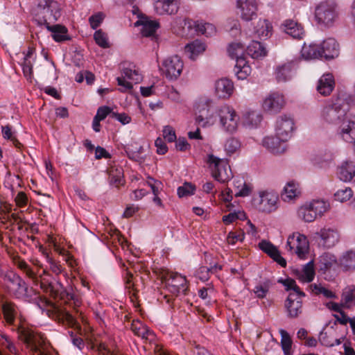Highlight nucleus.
Listing matches in <instances>:
<instances>
[{
    "mask_svg": "<svg viewBox=\"0 0 355 355\" xmlns=\"http://www.w3.org/2000/svg\"><path fill=\"white\" fill-rule=\"evenodd\" d=\"M294 122L292 118L283 115L278 118L276 123V134L281 136L282 140H288L293 130Z\"/></svg>",
    "mask_w": 355,
    "mask_h": 355,
    "instance_id": "obj_17",
    "label": "nucleus"
},
{
    "mask_svg": "<svg viewBox=\"0 0 355 355\" xmlns=\"http://www.w3.org/2000/svg\"><path fill=\"white\" fill-rule=\"evenodd\" d=\"M283 31L294 39H302L305 35L304 27L301 24L293 19H286L282 24Z\"/></svg>",
    "mask_w": 355,
    "mask_h": 355,
    "instance_id": "obj_23",
    "label": "nucleus"
},
{
    "mask_svg": "<svg viewBox=\"0 0 355 355\" xmlns=\"http://www.w3.org/2000/svg\"><path fill=\"white\" fill-rule=\"evenodd\" d=\"M104 18V15L102 12H98L97 14H95L94 15H92L89 18V21L91 27L93 29L97 28L101 23L103 21Z\"/></svg>",
    "mask_w": 355,
    "mask_h": 355,
    "instance_id": "obj_60",
    "label": "nucleus"
},
{
    "mask_svg": "<svg viewBox=\"0 0 355 355\" xmlns=\"http://www.w3.org/2000/svg\"><path fill=\"white\" fill-rule=\"evenodd\" d=\"M123 76L116 78L118 85L124 87L125 90L131 89L132 88V83L127 81L129 80L132 83L137 84L142 79V76L138 69L135 65L129 64L128 67H125L122 72Z\"/></svg>",
    "mask_w": 355,
    "mask_h": 355,
    "instance_id": "obj_16",
    "label": "nucleus"
},
{
    "mask_svg": "<svg viewBox=\"0 0 355 355\" xmlns=\"http://www.w3.org/2000/svg\"><path fill=\"white\" fill-rule=\"evenodd\" d=\"M302 56L306 60L316 59L322 57L320 47L317 44H304L301 50Z\"/></svg>",
    "mask_w": 355,
    "mask_h": 355,
    "instance_id": "obj_38",
    "label": "nucleus"
},
{
    "mask_svg": "<svg viewBox=\"0 0 355 355\" xmlns=\"http://www.w3.org/2000/svg\"><path fill=\"white\" fill-rule=\"evenodd\" d=\"M218 116L224 130L231 133L236 130L239 116L233 108L226 105L221 107L218 111Z\"/></svg>",
    "mask_w": 355,
    "mask_h": 355,
    "instance_id": "obj_12",
    "label": "nucleus"
},
{
    "mask_svg": "<svg viewBox=\"0 0 355 355\" xmlns=\"http://www.w3.org/2000/svg\"><path fill=\"white\" fill-rule=\"evenodd\" d=\"M94 38L96 43L99 46L104 49L108 48L110 46L107 35L101 30L96 31L94 33Z\"/></svg>",
    "mask_w": 355,
    "mask_h": 355,
    "instance_id": "obj_51",
    "label": "nucleus"
},
{
    "mask_svg": "<svg viewBox=\"0 0 355 355\" xmlns=\"http://www.w3.org/2000/svg\"><path fill=\"white\" fill-rule=\"evenodd\" d=\"M131 330L133 333L142 339L152 340L155 338V335L146 325L139 320L133 321L131 324Z\"/></svg>",
    "mask_w": 355,
    "mask_h": 355,
    "instance_id": "obj_34",
    "label": "nucleus"
},
{
    "mask_svg": "<svg viewBox=\"0 0 355 355\" xmlns=\"http://www.w3.org/2000/svg\"><path fill=\"white\" fill-rule=\"evenodd\" d=\"M70 299L72 302H69V306H72L73 310L70 311L58 309L55 313V318L59 322L78 329L80 326L77 322V318H80L83 321L84 320L82 311L78 309L80 306L81 301L73 295H71Z\"/></svg>",
    "mask_w": 355,
    "mask_h": 355,
    "instance_id": "obj_3",
    "label": "nucleus"
},
{
    "mask_svg": "<svg viewBox=\"0 0 355 355\" xmlns=\"http://www.w3.org/2000/svg\"><path fill=\"white\" fill-rule=\"evenodd\" d=\"M163 137L168 142H173L176 139V135L174 129L169 125H166L163 130Z\"/></svg>",
    "mask_w": 355,
    "mask_h": 355,
    "instance_id": "obj_62",
    "label": "nucleus"
},
{
    "mask_svg": "<svg viewBox=\"0 0 355 355\" xmlns=\"http://www.w3.org/2000/svg\"><path fill=\"white\" fill-rule=\"evenodd\" d=\"M285 105L284 96L278 92H273L264 98L262 107L267 112L277 114L284 108Z\"/></svg>",
    "mask_w": 355,
    "mask_h": 355,
    "instance_id": "obj_13",
    "label": "nucleus"
},
{
    "mask_svg": "<svg viewBox=\"0 0 355 355\" xmlns=\"http://www.w3.org/2000/svg\"><path fill=\"white\" fill-rule=\"evenodd\" d=\"M322 115L324 120L327 123L340 125V130H341V126L344 123H347L349 121L353 120L352 119L346 120V110L337 104L329 105L324 107ZM340 132L341 130H340Z\"/></svg>",
    "mask_w": 355,
    "mask_h": 355,
    "instance_id": "obj_10",
    "label": "nucleus"
},
{
    "mask_svg": "<svg viewBox=\"0 0 355 355\" xmlns=\"http://www.w3.org/2000/svg\"><path fill=\"white\" fill-rule=\"evenodd\" d=\"M1 310L6 322L9 324H14L18 313L17 305L12 302L6 301L2 303Z\"/></svg>",
    "mask_w": 355,
    "mask_h": 355,
    "instance_id": "obj_33",
    "label": "nucleus"
},
{
    "mask_svg": "<svg viewBox=\"0 0 355 355\" xmlns=\"http://www.w3.org/2000/svg\"><path fill=\"white\" fill-rule=\"evenodd\" d=\"M301 194L300 184L295 181L288 182L284 188L281 194L282 199L285 202H289L298 198Z\"/></svg>",
    "mask_w": 355,
    "mask_h": 355,
    "instance_id": "obj_31",
    "label": "nucleus"
},
{
    "mask_svg": "<svg viewBox=\"0 0 355 355\" xmlns=\"http://www.w3.org/2000/svg\"><path fill=\"white\" fill-rule=\"evenodd\" d=\"M133 275L127 271L125 277V288L128 290L129 293H132V296L130 297L132 300H133V297L137 298V290L135 288L134 283L132 282Z\"/></svg>",
    "mask_w": 355,
    "mask_h": 355,
    "instance_id": "obj_52",
    "label": "nucleus"
},
{
    "mask_svg": "<svg viewBox=\"0 0 355 355\" xmlns=\"http://www.w3.org/2000/svg\"><path fill=\"white\" fill-rule=\"evenodd\" d=\"M284 306L288 318H297L302 314L303 310L302 298L297 297V294L289 293L285 301Z\"/></svg>",
    "mask_w": 355,
    "mask_h": 355,
    "instance_id": "obj_18",
    "label": "nucleus"
},
{
    "mask_svg": "<svg viewBox=\"0 0 355 355\" xmlns=\"http://www.w3.org/2000/svg\"><path fill=\"white\" fill-rule=\"evenodd\" d=\"M335 87V80L331 73H325L319 79L317 91L322 96L331 94Z\"/></svg>",
    "mask_w": 355,
    "mask_h": 355,
    "instance_id": "obj_26",
    "label": "nucleus"
},
{
    "mask_svg": "<svg viewBox=\"0 0 355 355\" xmlns=\"http://www.w3.org/2000/svg\"><path fill=\"white\" fill-rule=\"evenodd\" d=\"M16 205L19 207H24L28 202L27 195L24 191H19L15 198Z\"/></svg>",
    "mask_w": 355,
    "mask_h": 355,
    "instance_id": "obj_61",
    "label": "nucleus"
},
{
    "mask_svg": "<svg viewBox=\"0 0 355 355\" xmlns=\"http://www.w3.org/2000/svg\"><path fill=\"white\" fill-rule=\"evenodd\" d=\"M183 62L178 55L166 58L162 64V71L166 77L170 80L177 79L181 74Z\"/></svg>",
    "mask_w": 355,
    "mask_h": 355,
    "instance_id": "obj_14",
    "label": "nucleus"
},
{
    "mask_svg": "<svg viewBox=\"0 0 355 355\" xmlns=\"http://www.w3.org/2000/svg\"><path fill=\"white\" fill-rule=\"evenodd\" d=\"M287 140H282L281 136H268L263 139V145L274 154H280L285 151V142Z\"/></svg>",
    "mask_w": 355,
    "mask_h": 355,
    "instance_id": "obj_22",
    "label": "nucleus"
},
{
    "mask_svg": "<svg viewBox=\"0 0 355 355\" xmlns=\"http://www.w3.org/2000/svg\"><path fill=\"white\" fill-rule=\"evenodd\" d=\"M47 261L49 263V269L55 275H58L62 272L63 268L62 266L53 259L47 256Z\"/></svg>",
    "mask_w": 355,
    "mask_h": 355,
    "instance_id": "obj_59",
    "label": "nucleus"
},
{
    "mask_svg": "<svg viewBox=\"0 0 355 355\" xmlns=\"http://www.w3.org/2000/svg\"><path fill=\"white\" fill-rule=\"evenodd\" d=\"M295 67L292 62L278 66L275 69V79L278 83H285L291 80L295 74Z\"/></svg>",
    "mask_w": 355,
    "mask_h": 355,
    "instance_id": "obj_30",
    "label": "nucleus"
},
{
    "mask_svg": "<svg viewBox=\"0 0 355 355\" xmlns=\"http://www.w3.org/2000/svg\"><path fill=\"white\" fill-rule=\"evenodd\" d=\"M287 246L302 259L308 252L309 244L307 238L300 233H294L288 238Z\"/></svg>",
    "mask_w": 355,
    "mask_h": 355,
    "instance_id": "obj_15",
    "label": "nucleus"
},
{
    "mask_svg": "<svg viewBox=\"0 0 355 355\" xmlns=\"http://www.w3.org/2000/svg\"><path fill=\"white\" fill-rule=\"evenodd\" d=\"M7 253L12 259L13 263L20 269L27 277H28L35 285H38L42 278L49 276V273L46 270H43L42 273L37 274L32 268L17 253L13 252L11 249H7Z\"/></svg>",
    "mask_w": 355,
    "mask_h": 355,
    "instance_id": "obj_9",
    "label": "nucleus"
},
{
    "mask_svg": "<svg viewBox=\"0 0 355 355\" xmlns=\"http://www.w3.org/2000/svg\"><path fill=\"white\" fill-rule=\"evenodd\" d=\"M139 19L135 23V26H142L141 34L143 36L149 37L155 34L159 27L158 22L151 21L143 15H138Z\"/></svg>",
    "mask_w": 355,
    "mask_h": 355,
    "instance_id": "obj_27",
    "label": "nucleus"
},
{
    "mask_svg": "<svg viewBox=\"0 0 355 355\" xmlns=\"http://www.w3.org/2000/svg\"><path fill=\"white\" fill-rule=\"evenodd\" d=\"M244 218H245V214L243 211L232 212L223 216V222L226 225H230L237 219L243 220Z\"/></svg>",
    "mask_w": 355,
    "mask_h": 355,
    "instance_id": "obj_53",
    "label": "nucleus"
},
{
    "mask_svg": "<svg viewBox=\"0 0 355 355\" xmlns=\"http://www.w3.org/2000/svg\"><path fill=\"white\" fill-rule=\"evenodd\" d=\"M227 51L232 58L236 60L234 71L240 80L245 79L251 73V67L245 60L244 55L245 48L240 43L231 44Z\"/></svg>",
    "mask_w": 355,
    "mask_h": 355,
    "instance_id": "obj_4",
    "label": "nucleus"
},
{
    "mask_svg": "<svg viewBox=\"0 0 355 355\" xmlns=\"http://www.w3.org/2000/svg\"><path fill=\"white\" fill-rule=\"evenodd\" d=\"M207 163L211 169L212 176L216 180L225 182L232 178V171L226 159H219L213 155H209Z\"/></svg>",
    "mask_w": 355,
    "mask_h": 355,
    "instance_id": "obj_6",
    "label": "nucleus"
},
{
    "mask_svg": "<svg viewBox=\"0 0 355 355\" xmlns=\"http://www.w3.org/2000/svg\"><path fill=\"white\" fill-rule=\"evenodd\" d=\"M205 50V46L200 41L195 40L185 46L184 51L191 60L196 58Z\"/></svg>",
    "mask_w": 355,
    "mask_h": 355,
    "instance_id": "obj_42",
    "label": "nucleus"
},
{
    "mask_svg": "<svg viewBox=\"0 0 355 355\" xmlns=\"http://www.w3.org/2000/svg\"><path fill=\"white\" fill-rule=\"evenodd\" d=\"M184 27L188 29L194 28L196 33L205 35L207 37L211 36L216 33L215 26L209 23H203L202 21H193L190 19H184L183 20Z\"/></svg>",
    "mask_w": 355,
    "mask_h": 355,
    "instance_id": "obj_19",
    "label": "nucleus"
},
{
    "mask_svg": "<svg viewBox=\"0 0 355 355\" xmlns=\"http://www.w3.org/2000/svg\"><path fill=\"white\" fill-rule=\"evenodd\" d=\"M1 132L4 139L10 140L16 148H21L22 144L15 137L13 136V132H12V128L10 125H7L2 126Z\"/></svg>",
    "mask_w": 355,
    "mask_h": 355,
    "instance_id": "obj_48",
    "label": "nucleus"
},
{
    "mask_svg": "<svg viewBox=\"0 0 355 355\" xmlns=\"http://www.w3.org/2000/svg\"><path fill=\"white\" fill-rule=\"evenodd\" d=\"M278 196L274 193L261 191L258 197L253 200L256 208L262 212L271 213L277 208Z\"/></svg>",
    "mask_w": 355,
    "mask_h": 355,
    "instance_id": "obj_11",
    "label": "nucleus"
},
{
    "mask_svg": "<svg viewBox=\"0 0 355 355\" xmlns=\"http://www.w3.org/2000/svg\"><path fill=\"white\" fill-rule=\"evenodd\" d=\"M210 271L206 266L200 267L196 272V276L202 282L207 281L209 278Z\"/></svg>",
    "mask_w": 355,
    "mask_h": 355,
    "instance_id": "obj_63",
    "label": "nucleus"
},
{
    "mask_svg": "<svg viewBox=\"0 0 355 355\" xmlns=\"http://www.w3.org/2000/svg\"><path fill=\"white\" fill-rule=\"evenodd\" d=\"M241 146L240 141L236 138L228 139L225 144V149L229 154L234 153Z\"/></svg>",
    "mask_w": 355,
    "mask_h": 355,
    "instance_id": "obj_56",
    "label": "nucleus"
},
{
    "mask_svg": "<svg viewBox=\"0 0 355 355\" xmlns=\"http://www.w3.org/2000/svg\"><path fill=\"white\" fill-rule=\"evenodd\" d=\"M315 272L313 261L305 264L301 272L297 274V278L302 282H311L315 277Z\"/></svg>",
    "mask_w": 355,
    "mask_h": 355,
    "instance_id": "obj_40",
    "label": "nucleus"
},
{
    "mask_svg": "<svg viewBox=\"0 0 355 355\" xmlns=\"http://www.w3.org/2000/svg\"><path fill=\"white\" fill-rule=\"evenodd\" d=\"M353 196V191L350 187L339 189L334 194L335 200L339 202H345L349 200Z\"/></svg>",
    "mask_w": 355,
    "mask_h": 355,
    "instance_id": "obj_50",
    "label": "nucleus"
},
{
    "mask_svg": "<svg viewBox=\"0 0 355 355\" xmlns=\"http://www.w3.org/2000/svg\"><path fill=\"white\" fill-rule=\"evenodd\" d=\"M237 8L241 17L245 21L252 20L257 15V6L255 0H237Z\"/></svg>",
    "mask_w": 355,
    "mask_h": 355,
    "instance_id": "obj_20",
    "label": "nucleus"
},
{
    "mask_svg": "<svg viewBox=\"0 0 355 355\" xmlns=\"http://www.w3.org/2000/svg\"><path fill=\"white\" fill-rule=\"evenodd\" d=\"M234 91V84L228 78H221L215 83V92L220 98H228Z\"/></svg>",
    "mask_w": 355,
    "mask_h": 355,
    "instance_id": "obj_28",
    "label": "nucleus"
},
{
    "mask_svg": "<svg viewBox=\"0 0 355 355\" xmlns=\"http://www.w3.org/2000/svg\"><path fill=\"white\" fill-rule=\"evenodd\" d=\"M234 186L236 189L235 192V196L236 197H245L249 196L251 193V187L242 180L236 181Z\"/></svg>",
    "mask_w": 355,
    "mask_h": 355,
    "instance_id": "obj_46",
    "label": "nucleus"
},
{
    "mask_svg": "<svg viewBox=\"0 0 355 355\" xmlns=\"http://www.w3.org/2000/svg\"><path fill=\"white\" fill-rule=\"evenodd\" d=\"M340 135L348 143H355V120L344 123L341 126Z\"/></svg>",
    "mask_w": 355,
    "mask_h": 355,
    "instance_id": "obj_37",
    "label": "nucleus"
},
{
    "mask_svg": "<svg viewBox=\"0 0 355 355\" xmlns=\"http://www.w3.org/2000/svg\"><path fill=\"white\" fill-rule=\"evenodd\" d=\"M309 204L311 205L314 212L316 214L317 216H322L328 210L329 207V203L322 200H313Z\"/></svg>",
    "mask_w": 355,
    "mask_h": 355,
    "instance_id": "obj_47",
    "label": "nucleus"
},
{
    "mask_svg": "<svg viewBox=\"0 0 355 355\" xmlns=\"http://www.w3.org/2000/svg\"><path fill=\"white\" fill-rule=\"evenodd\" d=\"M279 333L282 336L281 339V345L282 349L284 352L285 355H291V345H292V340L289 336V334L287 333L286 331L284 329H280Z\"/></svg>",
    "mask_w": 355,
    "mask_h": 355,
    "instance_id": "obj_45",
    "label": "nucleus"
},
{
    "mask_svg": "<svg viewBox=\"0 0 355 355\" xmlns=\"http://www.w3.org/2000/svg\"><path fill=\"white\" fill-rule=\"evenodd\" d=\"M109 179L112 184H116L118 187L123 183V172L120 168L112 167L108 171Z\"/></svg>",
    "mask_w": 355,
    "mask_h": 355,
    "instance_id": "obj_49",
    "label": "nucleus"
},
{
    "mask_svg": "<svg viewBox=\"0 0 355 355\" xmlns=\"http://www.w3.org/2000/svg\"><path fill=\"white\" fill-rule=\"evenodd\" d=\"M272 26L267 19H260L254 26V32L261 40L266 39L271 35Z\"/></svg>",
    "mask_w": 355,
    "mask_h": 355,
    "instance_id": "obj_36",
    "label": "nucleus"
},
{
    "mask_svg": "<svg viewBox=\"0 0 355 355\" xmlns=\"http://www.w3.org/2000/svg\"><path fill=\"white\" fill-rule=\"evenodd\" d=\"M112 112H112L110 107L107 106H102L98 109L95 116L102 121L105 119L108 114H110V116L112 117Z\"/></svg>",
    "mask_w": 355,
    "mask_h": 355,
    "instance_id": "obj_64",
    "label": "nucleus"
},
{
    "mask_svg": "<svg viewBox=\"0 0 355 355\" xmlns=\"http://www.w3.org/2000/svg\"><path fill=\"white\" fill-rule=\"evenodd\" d=\"M7 286L10 294L16 298H21L26 295L27 286L22 278L12 270H3L0 275Z\"/></svg>",
    "mask_w": 355,
    "mask_h": 355,
    "instance_id": "obj_5",
    "label": "nucleus"
},
{
    "mask_svg": "<svg viewBox=\"0 0 355 355\" xmlns=\"http://www.w3.org/2000/svg\"><path fill=\"white\" fill-rule=\"evenodd\" d=\"M162 279L173 295H178L180 293L187 295L188 286L185 277L176 272H166L162 275Z\"/></svg>",
    "mask_w": 355,
    "mask_h": 355,
    "instance_id": "obj_8",
    "label": "nucleus"
},
{
    "mask_svg": "<svg viewBox=\"0 0 355 355\" xmlns=\"http://www.w3.org/2000/svg\"><path fill=\"white\" fill-rule=\"evenodd\" d=\"M270 286V281H266L254 287V291L256 295L259 298H263L268 293Z\"/></svg>",
    "mask_w": 355,
    "mask_h": 355,
    "instance_id": "obj_55",
    "label": "nucleus"
},
{
    "mask_svg": "<svg viewBox=\"0 0 355 355\" xmlns=\"http://www.w3.org/2000/svg\"><path fill=\"white\" fill-rule=\"evenodd\" d=\"M317 234L321 239L322 245L326 248L334 246L340 239L338 230L331 227H324Z\"/></svg>",
    "mask_w": 355,
    "mask_h": 355,
    "instance_id": "obj_21",
    "label": "nucleus"
},
{
    "mask_svg": "<svg viewBox=\"0 0 355 355\" xmlns=\"http://www.w3.org/2000/svg\"><path fill=\"white\" fill-rule=\"evenodd\" d=\"M247 53L252 58L265 57L267 54L266 48L259 42L252 41L246 49Z\"/></svg>",
    "mask_w": 355,
    "mask_h": 355,
    "instance_id": "obj_39",
    "label": "nucleus"
},
{
    "mask_svg": "<svg viewBox=\"0 0 355 355\" xmlns=\"http://www.w3.org/2000/svg\"><path fill=\"white\" fill-rule=\"evenodd\" d=\"M35 20L46 27L55 23L60 16V9L54 0H39L33 10Z\"/></svg>",
    "mask_w": 355,
    "mask_h": 355,
    "instance_id": "obj_1",
    "label": "nucleus"
},
{
    "mask_svg": "<svg viewBox=\"0 0 355 355\" xmlns=\"http://www.w3.org/2000/svg\"><path fill=\"white\" fill-rule=\"evenodd\" d=\"M155 9L159 15H174L178 9V0H157L155 3Z\"/></svg>",
    "mask_w": 355,
    "mask_h": 355,
    "instance_id": "obj_25",
    "label": "nucleus"
},
{
    "mask_svg": "<svg viewBox=\"0 0 355 355\" xmlns=\"http://www.w3.org/2000/svg\"><path fill=\"white\" fill-rule=\"evenodd\" d=\"M244 238L245 235L242 231L230 232L227 235V241L229 244L234 245L238 241L242 242Z\"/></svg>",
    "mask_w": 355,
    "mask_h": 355,
    "instance_id": "obj_58",
    "label": "nucleus"
},
{
    "mask_svg": "<svg viewBox=\"0 0 355 355\" xmlns=\"http://www.w3.org/2000/svg\"><path fill=\"white\" fill-rule=\"evenodd\" d=\"M0 343L2 346L7 348L10 352L15 354H17V349L6 335L0 334Z\"/></svg>",
    "mask_w": 355,
    "mask_h": 355,
    "instance_id": "obj_57",
    "label": "nucleus"
},
{
    "mask_svg": "<svg viewBox=\"0 0 355 355\" xmlns=\"http://www.w3.org/2000/svg\"><path fill=\"white\" fill-rule=\"evenodd\" d=\"M355 305V286L346 288L341 296L342 307L350 309Z\"/></svg>",
    "mask_w": 355,
    "mask_h": 355,
    "instance_id": "obj_41",
    "label": "nucleus"
},
{
    "mask_svg": "<svg viewBox=\"0 0 355 355\" xmlns=\"http://www.w3.org/2000/svg\"><path fill=\"white\" fill-rule=\"evenodd\" d=\"M339 264L344 270L355 269V252L349 251L344 254L339 260Z\"/></svg>",
    "mask_w": 355,
    "mask_h": 355,
    "instance_id": "obj_43",
    "label": "nucleus"
},
{
    "mask_svg": "<svg viewBox=\"0 0 355 355\" xmlns=\"http://www.w3.org/2000/svg\"><path fill=\"white\" fill-rule=\"evenodd\" d=\"M320 47L322 57L333 59L339 54V45L334 38H328L323 41Z\"/></svg>",
    "mask_w": 355,
    "mask_h": 355,
    "instance_id": "obj_29",
    "label": "nucleus"
},
{
    "mask_svg": "<svg viewBox=\"0 0 355 355\" xmlns=\"http://www.w3.org/2000/svg\"><path fill=\"white\" fill-rule=\"evenodd\" d=\"M338 178L343 182H350L355 176V164L352 162H345L337 171Z\"/></svg>",
    "mask_w": 355,
    "mask_h": 355,
    "instance_id": "obj_32",
    "label": "nucleus"
},
{
    "mask_svg": "<svg viewBox=\"0 0 355 355\" xmlns=\"http://www.w3.org/2000/svg\"><path fill=\"white\" fill-rule=\"evenodd\" d=\"M19 338L33 351V355H51L44 339L32 330L19 325L17 328Z\"/></svg>",
    "mask_w": 355,
    "mask_h": 355,
    "instance_id": "obj_2",
    "label": "nucleus"
},
{
    "mask_svg": "<svg viewBox=\"0 0 355 355\" xmlns=\"http://www.w3.org/2000/svg\"><path fill=\"white\" fill-rule=\"evenodd\" d=\"M46 28L51 32L52 37L55 42H61L71 40L70 36L68 35V30L64 26L53 24L48 26Z\"/></svg>",
    "mask_w": 355,
    "mask_h": 355,
    "instance_id": "obj_35",
    "label": "nucleus"
},
{
    "mask_svg": "<svg viewBox=\"0 0 355 355\" xmlns=\"http://www.w3.org/2000/svg\"><path fill=\"white\" fill-rule=\"evenodd\" d=\"M196 187L191 183L186 182L178 189V195L180 198L193 194Z\"/></svg>",
    "mask_w": 355,
    "mask_h": 355,
    "instance_id": "obj_54",
    "label": "nucleus"
},
{
    "mask_svg": "<svg viewBox=\"0 0 355 355\" xmlns=\"http://www.w3.org/2000/svg\"><path fill=\"white\" fill-rule=\"evenodd\" d=\"M337 5L334 1H326L320 3L315 10V18L320 24L331 25L337 17Z\"/></svg>",
    "mask_w": 355,
    "mask_h": 355,
    "instance_id": "obj_7",
    "label": "nucleus"
},
{
    "mask_svg": "<svg viewBox=\"0 0 355 355\" xmlns=\"http://www.w3.org/2000/svg\"><path fill=\"white\" fill-rule=\"evenodd\" d=\"M297 214L302 220L308 223L313 221L317 218L316 214L309 203L302 206L298 209Z\"/></svg>",
    "mask_w": 355,
    "mask_h": 355,
    "instance_id": "obj_44",
    "label": "nucleus"
},
{
    "mask_svg": "<svg viewBox=\"0 0 355 355\" xmlns=\"http://www.w3.org/2000/svg\"><path fill=\"white\" fill-rule=\"evenodd\" d=\"M259 246L262 251L268 254L275 261L278 263L282 267H286V261L281 256L279 250L272 243L266 240H263L259 243Z\"/></svg>",
    "mask_w": 355,
    "mask_h": 355,
    "instance_id": "obj_24",
    "label": "nucleus"
}]
</instances>
